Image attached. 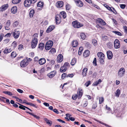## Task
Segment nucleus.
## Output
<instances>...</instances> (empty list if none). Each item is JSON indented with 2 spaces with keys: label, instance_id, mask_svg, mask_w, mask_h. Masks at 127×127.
<instances>
[{
  "label": "nucleus",
  "instance_id": "ddd939ff",
  "mask_svg": "<svg viewBox=\"0 0 127 127\" xmlns=\"http://www.w3.org/2000/svg\"><path fill=\"white\" fill-rule=\"evenodd\" d=\"M107 58L109 59H111L113 56L112 53L111 51H108L107 52Z\"/></svg>",
  "mask_w": 127,
  "mask_h": 127
},
{
  "label": "nucleus",
  "instance_id": "c85d7f7f",
  "mask_svg": "<svg viewBox=\"0 0 127 127\" xmlns=\"http://www.w3.org/2000/svg\"><path fill=\"white\" fill-rule=\"evenodd\" d=\"M78 43L77 41H74L72 42V45L73 47H76L78 45Z\"/></svg>",
  "mask_w": 127,
  "mask_h": 127
},
{
  "label": "nucleus",
  "instance_id": "c03bdc74",
  "mask_svg": "<svg viewBox=\"0 0 127 127\" xmlns=\"http://www.w3.org/2000/svg\"><path fill=\"white\" fill-rule=\"evenodd\" d=\"M11 56L12 58H14L16 56V54L15 52H12L11 54Z\"/></svg>",
  "mask_w": 127,
  "mask_h": 127
},
{
  "label": "nucleus",
  "instance_id": "13d9d810",
  "mask_svg": "<svg viewBox=\"0 0 127 127\" xmlns=\"http://www.w3.org/2000/svg\"><path fill=\"white\" fill-rule=\"evenodd\" d=\"M23 48V46L22 45H21V44L19 46V47L18 48V49L19 50H21Z\"/></svg>",
  "mask_w": 127,
  "mask_h": 127
},
{
  "label": "nucleus",
  "instance_id": "49530a36",
  "mask_svg": "<svg viewBox=\"0 0 127 127\" xmlns=\"http://www.w3.org/2000/svg\"><path fill=\"white\" fill-rule=\"evenodd\" d=\"M104 98L103 97H101L99 98V103L101 104L104 101Z\"/></svg>",
  "mask_w": 127,
  "mask_h": 127
},
{
  "label": "nucleus",
  "instance_id": "f8f14e48",
  "mask_svg": "<svg viewBox=\"0 0 127 127\" xmlns=\"http://www.w3.org/2000/svg\"><path fill=\"white\" fill-rule=\"evenodd\" d=\"M63 56L61 54H59L57 56V61L58 62H61L63 60Z\"/></svg>",
  "mask_w": 127,
  "mask_h": 127
},
{
  "label": "nucleus",
  "instance_id": "bf43d9fd",
  "mask_svg": "<svg viewBox=\"0 0 127 127\" xmlns=\"http://www.w3.org/2000/svg\"><path fill=\"white\" fill-rule=\"evenodd\" d=\"M70 8V5L69 4H67L66 5V9L67 10H69Z\"/></svg>",
  "mask_w": 127,
  "mask_h": 127
},
{
  "label": "nucleus",
  "instance_id": "423d86ee",
  "mask_svg": "<svg viewBox=\"0 0 127 127\" xmlns=\"http://www.w3.org/2000/svg\"><path fill=\"white\" fill-rule=\"evenodd\" d=\"M28 64V62L26 60H23L21 62L20 65L22 67H25Z\"/></svg>",
  "mask_w": 127,
  "mask_h": 127
},
{
  "label": "nucleus",
  "instance_id": "f704fd0d",
  "mask_svg": "<svg viewBox=\"0 0 127 127\" xmlns=\"http://www.w3.org/2000/svg\"><path fill=\"white\" fill-rule=\"evenodd\" d=\"M92 42L94 45L96 46L97 45V41L95 39H93L92 40Z\"/></svg>",
  "mask_w": 127,
  "mask_h": 127
},
{
  "label": "nucleus",
  "instance_id": "0eeeda50",
  "mask_svg": "<svg viewBox=\"0 0 127 127\" xmlns=\"http://www.w3.org/2000/svg\"><path fill=\"white\" fill-rule=\"evenodd\" d=\"M24 3L25 6L27 7L30 6L33 4L30 0H26Z\"/></svg>",
  "mask_w": 127,
  "mask_h": 127
},
{
  "label": "nucleus",
  "instance_id": "72a5a7b5",
  "mask_svg": "<svg viewBox=\"0 0 127 127\" xmlns=\"http://www.w3.org/2000/svg\"><path fill=\"white\" fill-rule=\"evenodd\" d=\"M34 13V10L32 9L30 11L29 13V16L30 17H32Z\"/></svg>",
  "mask_w": 127,
  "mask_h": 127
},
{
  "label": "nucleus",
  "instance_id": "b1692460",
  "mask_svg": "<svg viewBox=\"0 0 127 127\" xmlns=\"http://www.w3.org/2000/svg\"><path fill=\"white\" fill-rule=\"evenodd\" d=\"M102 81L100 79H98V80L96 81L95 82H94L93 84V86H96L102 82Z\"/></svg>",
  "mask_w": 127,
  "mask_h": 127
},
{
  "label": "nucleus",
  "instance_id": "8fccbe9b",
  "mask_svg": "<svg viewBox=\"0 0 127 127\" xmlns=\"http://www.w3.org/2000/svg\"><path fill=\"white\" fill-rule=\"evenodd\" d=\"M86 47H87L88 49H89L91 47V45L89 42H87L85 45Z\"/></svg>",
  "mask_w": 127,
  "mask_h": 127
},
{
  "label": "nucleus",
  "instance_id": "37998d69",
  "mask_svg": "<svg viewBox=\"0 0 127 127\" xmlns=\"http://www.w3.org/2000/svg\"><path fill=\"white\" fill-rule=\"evenodd\" d=\"M3 93L5 94H7L10 96L13 95L12 93L10 91H4Z\"/></svg>",
  "mask_w": 127,
  "mask_h": 127
},
{
  "label": "nucleus",
  "instance_id": "5fc2aeb1",
  "mask_svg": "<svg viewBox=\"0 0 127 127\" xmlns=\"http://www.w3.org/2000/svg\"><path fill=\"white\" fill-rule=\"evenodd\" d=\"M18 25V22L17 21H15L13 24V26L15 27H17Z\"/></svg>",
  "mask_w": 127,
  "mask_h": 127
},
{
  "label": "nucleus",
  "instance_id": "680f3d73",
  "mask_svg": "<svg viewBox=\"0 0 127 127\" xmlns=\"http://www.w3.org/2000/svg\"><path fill=\"white\" fill-rule=\"evenodd\" d=\"M92 5L94 7H95L97 9H98L99 8V7L97 5L95 4L94 3H92Z\"/></svg>",
  "mask_w": 127,
  "mask_h": 127
},
{
  "label": "nucleus",
  "instance_id": "412c9836",
  "mask_svg": "<svg viewBox=\"0 0 127 127\" xmlns=\"http://www.w3.org/2000/svg\"><path fill=\"white\" fill-rule=\"evenodd\" d=\"M97 55L99 59L105 58V56L104 54L102 52H98L97 54Z\"/></svg>",
  "mask_w": 127,
  "mask_h": 127
},
{
  "label": "nucleus",
  "instance_id": "f03ea898",
  "mask_svg": "<svg viewBox=\"0 0 127 127\" xmlns=\"http://www.w3.org/2000/svg\"><path fill=\"white\" fill-rule=\"evenodd\" d=\"M53 44V42L51 40L48 41L46 44L45 49L47 50H48L51 48Z\"/></svg>",
  "mask_w": 127,
  "mask_h": 127
},
{
  "label": "nucleus",
  "instance_id": "864d4df0",
  "mask_svg": "<svg viewBox=\"0 0 127 127\" xmlns=\"http://www.w3.org/2000/svg\"><path fill=\"white\" fill-rule=\"evenodd\" d=\"M56 52V50L54 48H52L50 50L49 52V53H55Z\"/></svg>",
  "mask_w": 127,
  "mask_h": 127
},
{
  "label": "nucleus",
  "instance_id": "a878e982",
  "mask_svg": "<svg viewBox=\"0 0 127 127\" xmlns=\"http://www.w3.org/2000/svg\"><path fill=\"white\" fill-rule=\"evenodd\" d=\"M12 51L11 48H6L3 51V52L5 54H7L10 52Z\"/></svg>",
  "mask_w": 127,
  "mask_h": 127
},
{
  "label": "nucleus",
  "instance_id": "69168bd1",
  "mask_svg": "<svg viewBox=\"0 0 127 127\" xmlns=\"http://www.w3.org/2000/svg\"><path fill=\"white\" fill-rule=\"evenodd\" d=\"M12 46L14 48H15L17 46V43L16 41H14L12 43Z\"/></svg>",
  "mask_w": 127,
  "mask_h": 127
},
{
  "label": "nucleus",
  "instance_id": "7c9ffc66",
  "mask_svg": "<svg viewBox=\"0 0 127 127\" xmlns=\"http://www.w3.org/2000/svg\"><path fill=\"white\" fill-rule=\"evenodd\" d=\"M67 69L64 66L61 67L60 69V71L61 72H64Z\"/></svg>",
  "mask_w": 127,
  "mask_h": 127
},
{
  "label": "nucleus",
  "instance_id": "2f4dec72",
  "mask_svg": "<svg viewBox=\"0 0 127 127\" xmlns=\"http://www.w3.org/2000/svg\"><path fill=\"white\" fill-rule=\"evenodd\" d=\"M115 95L117 97H119L120 94V91L119 89H117L115 93Z\"/></svg>",
  "mask_w": 127,
  "mask_h": 127
},
{
  "label": "nucleus",
  "instance_id": "4be33fe9",
  "mask_svg": "<svg viewBox=\"0 0 127 127\" xmlns=\"http://www.w3.org/2000/svg\"><path fill=\"white\" fill-rule=\"evenodd\" d=\"M90 55V51L88 50H86L83 53V56L86 57H88Z\"/></svg>",
  "mask_w": 127,
  "mask_h": 127
},
{
  "label": "nucleus",
  "instance_id": "0e129e2a",
  "mask_svg": "<svg viewBox=\"0 0 127 127\" xmlns=\"http://www.w3.org/2000/svg\"><path fill=\"white\" fill-rule=\"evenodd\" d=\"M97 107V104L96 103H93L92 106V108L93 109H95Z\"/></svg>",
  "mask_w": 127,
  "mask_h": 127
},
{
  "label": "nucleus",
  "instance_id": "58836bf2",
  "mask_svg": "<svg viewBox=\"0 0 127 127\" xmlns=\"http://www.w3.org/2000/svg\"><path fill=\"white\" fill-rule=\"evenodd\" d=\"M21 0H13L12 3L14 4H15L20 2Z\"/></svg>",
  "mask_w": 127,
  "mask_h": 127
},
{
  "label": "nucleus",
  "instance_id": "ea45409f",
  "mask_svg": "<svg viewBox=\"0 0 127 127\" xmlns=\"http://www.w3.org/2000/svg\"><path fill=\"white\" fill-rule=\"evenodd\" d=\"M107 47L109 48H111L112 47V44L111 42H109L107 44Z\"/></svg>",
  "mask_w": 127,
  "mask_h": 127
},
{
  "label": "nucleus",
  "instance_id": "338daca9",
  "mask_svg": "<svg viewBox=\"0 0 127 127\" xmlns=\"http://www.w3.org/2000/svg\"><path fill=\"white\" fill-rule=\"evenodd\" d=\"M4 35L2 33H1L0 36V42H1L3 38Z\"/></svg>",
  "mask_w": 127,
  "mask_h": 127
},
{
  "label": "nucleus",
  "instance_id": "9d476101",
  "mask_svg": "<svg viewBox=\"0 0 127 127\" xmlns=\"http://www.w3.org/2000/svg\"><path fill=\"white\" fill-rule=\"evenodd\" d=\"M20 32L19 31H15L13 32V35L15 39L17 38L19 36Z\"/></svg>",
  "mask_w": 127,
  "mask_h": 127
},
{
  "label": "nucleus",
  "instance_id": "dca6fc26",
  "mask_svg": "<svg viewBox=\"0 0 127 127\" xmlns=\"http://www.w3.org/2000/svg\"><path fill=\"white\" fill-rule=\"evenodd\" d=\"M46 62V60L44 58L40 59L39 60V63L40 64L42 65Z\"/></svg>",
  "mask_w": 127,
  "mask_h": 127
},
{
  "label": "nucleus",
  "instance_id": "5701e85b",
  "mask_svg": "<svg viewBox=\"0 0 127 127\" xmlns=\"http://www.w3.org/2000/svg\"><path fill=\"white\" fill-rule=\"evenodd\" d=\"M10 21L8 20L7 22L6 23V26H5V29L6 30H8L10 29L9 28V27L10 25Z\"/></svg>",
  "mask_w": 127,
  "mask_h": 127
},
{
  "label": "nucleus",
  "instance_id": "393cba45",
  "mask_svg": "<svg viewBox=\"0 0 127 127\" xmlns=\"http://www.w3.org/2000/svg\"><path fill=\"white\" fill-rule=\"evenodd\" d=\"M11 11L12 13L14 14L17 12V8L16 6H13L11 9Z\"/></svg>",
  "mask_w": 127,
  "mask_h": 127
},
{
  "label": "nucleus",
  "instance_id": "f257e3e1",
  "mask_svg": "<svg viewBox=\"0 0 127 127\" xmlns=\"http://www.w3.org/2000/svg\"><path fill=\"white\" fill-rule=\"evenodd\" d=\"M72 24L73 27L76 28H78L83 26V24L77 21H73Z\"/></svg>",
  "mask_w": 127,
  "mask_h": 127
},
{
  "label": "nucleus",
  "instance_id": "e2e57ef3",
  "mask_svg": "<svg viewBox=\"0 0 127 127\" xmlns=\"http://www.w3.org/2000/svg\"><path fill=\"white\" fill-rule=\"evenodd\" d=\"M104 58H102L99 59L100 62L101 64H103L104 63Z\"/></svg>",
  "mask_w": 127,
  "mask_h": 127
},
{
  "label": "nucleus",
  "instance_id": "052dcab7",
  "mask_svg": "<svg viewBox=\"0 0 127 127\" xmlns=\"http://www.w3.org/2000/svg\"><path fill=\"white\" fill-rule=\"evenodd\" d=\"M67 76L66 74L65 73H64L62 75V79H63L65 77Z\"/></svg>",
  "mask_w": 127,
  "mask_h": 127
},
{
  "label": "nucleus",
  "instance_id": "1a4fd4ad",
  "mask_svg": "<svg viewBox=\"0 0 127 127\" xmlns=\"http://www.w3.org/2000/svg\"><path fill=\"white\" fill-rule=\"evenodd\" d=\"M61 18L59 15H57L56 16V22L57 24H59L61 22Z\"/></svg>",
  "mask_w": 127,
  "mask_h": 127
},
{
  "label": "nucleus",
  "instance_id": "473e14b6",
  "mask_svg": "<svg viewBox=\"0 0 127 127\" xmlns=\"http://www.w3.org/2000/svg\"><path fill=\"white\" fill-rule=\"evenodd\" d=\"M76 62V59L75 58L73 59L71 61V64L72 65H74Z\"/></svg>",
  "mask_w": 127,
  "mask_h": 127
},
{
  "label": "nucleus",
  "instance_id": "4468645a",
  "mask_svg": "<svg viewBox=\"0 0 127 127\" xmlns=\"http://www.w3.org/2000/svg\"><path fill=\"white\" fill-rule=\"evenodd\" d=\"M83 94L82 89L81 88L79 89L78 91L77 94L78 96V98H80L82 96Z\"/></svg>",
  "mask_w": 127,
  "mask_h": 127
},
{
  "label": "nucleus",
  "instance_id": "6e6d98bb",
  "mask_svg": "<svg viewBox=\"0 0 127 127\" xmlns=\"http://www.w3.org/2000/svg\"><path fill=\"white\" fill-rule=\"evenodd\" d=\"M9 41V40L8 39H6L4 40V44H7Z\"/></svg>",
  "mask_w": 127,
  "mask_h": 127
},
{
  "label": "nucleus",
  "instance_id": "cd10ccee",
  "mask_svg": "<svg viewBox=\"0 0 127 127\" xmlns=\"http://www.w3.org/2000/svg\"><path fill=\"white\" fill-rule=\"evenodd\" d=\"M87 70V69L86 68H84L83 70L82 75L83 76H85L86 75Z\"/></svg>",
  "mask_w": 127,
  "mask_h": 127
},
{
  "label": "nucleus",
  "instance_id": "a18cd8bd",
  "mask_svg": "<svg viewBox=\"0 0 127 127\" xmlns=\"http://www.w3.org/2000/svg\"><path fill=\"white\" fill-rule=\"evenodd\" d=\"M113 32L119 36H121L122 35L121 33L119 32H118L116 31H113Z\"/></svg>",
  "mask_w": 127,
  "mask_h": 127
},
{
  "label": "nucleus",
  "instance_id": "c756f323",
  "mask_svg": "<svg viewBox=\"0 0 127 127\" xmlns=\"http://www.w3.org/2000/svg\"><path fill=\"white\" fill-rule=\"evenodd\" d=\"M44 44L42 43H41L39 44L38 47L41 50H42L44 48Z\"/></svg>",
  "mask_w": 127,
  "mask_h": 127
},
{
  "label": "nucleus",
  "instance_id": "774afa93",
  "mask_svg": "<svg viewBox=\"0 0 127 127\" xmlns=\"http://www.w3.org/2000/svg\"><path fill=\"white\" fill-rule=\"evenodd\" d=\"M123 29L124 32L126 33L127 34V27L126 26H125L123 27Z\"/></svg>",
  "mask_w": 127,
  "mask_h": 127
},
{
  "label": "nucleus",
  "instance_id": "3c124183",
  "mask_svg": "<svg viewBox=\"0 0 127 127\" xmlns=\"http://www.w3.org/2000/svg\"><path fill=\"white\" fill-rule=\"evenodd\" d=\"M27 113H29V114H30V115H32L35 118H36L37 119H39V117L38 116H37L36 115H34V114H33L32 113H30V112H27Z\"/></svg>",
  "mask_w": 127,
  "mask_h": 127
},
{
  "label": "nucleus",
  "instance_id": "20e7f679",
  "mask_svg": "<svg viewBox=\"0 0 127 127\" xmlns=\"http://www.w3.org/2000/svg\"><path fill=\"white\" fill-rule=\"evenodd\" d=\"M114 47L115 48L118 49L120 48V44L119 40L116 39L114 41Z\"/></svg>",
  "mask_w": 127,
  "mask_h": 127
},
{
  "label": "nucleus",
  "instance_id": "a211bd4d",
  "mask_svg": "<svg viewBox=\"0 0 127 127\" xmlns=\"http://www.w3.org/2000/svg\"><path fill=\"white\" fill-rule=\"evenodd\" d=\"M55 28V26L53 25L50 26L47 29L46 32H49L53 30Z\"/></svg>",
  "mask_w": 127,
  "mask_h": 127
},
{
  "label": "nucleus",
  "instance_id": "a19ab883",
  "mask_svg": "<svg viewBox=\"0 0 127 127\" xmlns=\"http://www.w3.org/2000/svg\"><path fill=\"white\" fill-rule=\"evenodd\" d=\"M38 34L37 33H35L34 34L33 36L32 39L35 40H38L37 39V37H38Z\"/></svg>",
  "mask_w": 127,
  "mask_h": 127
},
{
  "label": "nucleus",
  "instance_id": "6e6552de",
  "mask_svg": "<svg viewBox=\"0 0 127 127\" xmlns=\"http://www.w3.org/2000/svg\"><path fill=\"white\" fill-rule=\"evenodd\" d=\"M77 6L79 7H81L83 5V2L80 0H74Z\"/></svg>",
  "mask_w": 127,
  "mask_h": 127
},
{
  "label": "nucleus",
  "instance_id": "e433bc0d",
  "mask_svg": "<svg viewBox=\"0 0 127 127\" xmlns=\"http://www.w3.org/2000/svg\"><path fill=\"white\" fill-rule=\"evenodd\" d=\"M80 35L81 38L83 40H84L86 37V35L84 33H81L80 34Z\"/></svg>",
  "mask_w": 127,
  "mask_h": 127
},
{
  "label": "nucleus",
  "instance_id": "603ef678",
  "mask_svg": "<svg viewBox=\"0 0 127 127\" xmlns=\"http://www.w3.org/2000/svg\"><path fill=\"white\" fill-rule=\"evenodd\" d=\"M108 6V7L107 8V9L108 10H109L113 12L115 14H116V13L117 12L116 11V10L114 8H113V10H114L115 12H114V11L112 10V9H111V8L110 7H109V6Z\"/></svg>",
  "mask_w": 127,
  "mask_h": 127
},
{
  "label": "nucleus",
  "instance_id": "aec40b11",
  "mask_svg": "<svg viewBox=\"0 0 127 127\" xmlns=\"http://www.w3.org/2000/svg\"><path fill=\"white\" fill-rule=\"evenodd\" d=\"M61 18L63 17V18L64 19L66 17V13L65 12L62 11L61 12L59 15Z\"/></svg>",
  "mask_w": 127,
  "mask_h": 127
},
{
  "label": "nucleus",
  "instance_id": "4c0bfd02",
  "mask_svg": "<svg viewBox=\"0 0 127 127\" xmlns=\"http://www.w3.org/2000/svg\"><path fill=\"white\" fill-rule=\"evenodd\" d=\"M18 103V104L20 105L19 106V108L21 109H22L23 110H26L25 109V106H24L23 105H22L19 103Z\"/></svg>",
  "mask_w": 127,
  "mask_h": 127
},
{
  "label": "nucleus",
  "instance_id": "bb28decb",
  "mask_svg": "<svg viewBox=\"0 0 127 127\" xmlns=\"http://www.w3.org/2000/svg\"><path fill=\"white\" fill-rule=\"evenodd\" d=\"M44 120L46 121L47 124L51 126L52 124V122L50 120H48L46 118H44Z\"/></svg>",
  "mask_w": 127,
  "mask_h": 127
},
{
  "label": "nucleus",
  "instance_id": "9b49d317",
  "mask_svg": "<svg viewBox=\"0 0 127 127\" xmlns=\"http://www.w3.org/2000/svg\"><path fill=\"white\" fill-rule=\"evenodd\" d=\"M56 71H53L47 74V76L49 78H52L54 77L56 74Z\"/></svg>",
  "mask_w": 127,
  "mask_h": 127
},
{
  "label": "nucleus",
  "instance_id": "de8ad7c7",
  "mask_svg": "<svg viewBox=\"0 0 127 127\" xmlns=\"http://www.w3.org/2000/svg\"><path fill=\"white\" fill-rule=\"evenodd\" d=\"M98 21L99 23H103V24L104 25H105L106 24V23L104 22V21L103 20L100 19H98Z\"/></svg>",
  "mask_w": 127,
  "mask_h": 127
},
{
  "label": "nucleus",
  "instance_id": "7ed1b4c3",
  "mask_svg": "<svg viewBox=\"0 0 127 127\" xmlns=\"http://www.w3.org/2000/svg\"><path fill=\"white\" fill-rule=\"evenodd\" d=\"M125 73V69L123 68H121L118 71V76L119 77H121Z\"/></svg>",
  "mask_w": 127,
  "mask_h": 127
},
{
  "label": "nucleus",
  "instance_id": "2eb2a0df",
  "mask_svg": "<svg viewBox=\"0 0 127 127\" xmlns=\"http://www.w3.org/2000/svg\"><path fill=\"white\" fill-rule=\"evenodd\" d=\"M44 3L43 2H41L40 1H39L37 3V6L38 7H40V8H38V9L39 10H41L42 7H43Z\"/></svg>",
  "mask_w": 127,
  "mask_h": 127
},
{
  "label": "nucleus",
  "instance_id": "79ce46f5",
  "mask_svg": "<svg viewBox=\"0 0 127 127\" xmlns=\"http://www.w3.org/2000/svg\"><path fill=\"white\" fill-rule=\"evenodd\" d=\"M83 49L82 47H80L79 49L78 54L79 55H81L82 53Z\"/></svg>",
  "mask_w": 127,
  "mask_h": 127
},
{
  "label": "nucleus",
  "instance_id": "09e8293b",
  "mask_svg": "<svg viewBox=\"0 0 127 127\" xmlns=\"http://www.w3.org/2000/svg\"><path fill=\"white\" fill-rule=\"evenodd\" d=\"M26 104L28 105H29L31 106L35 107L36 108L37 107V106H36L35 105L31 103L27 102L26 103Z\"/></svg>",
  "mask_w": 127,
  "mask_h": 127
},
{
  "label": "nucleus",
  "instance_id": "39448f33",
  "mask_svg": "<svg viewBox=\"0 0 127 127\" xmlns=\"http://www.w3.org/2000/svg\"><path fill=\"white\" fill-rule=\"evenodd\" d=\"M38 43V40L32 39L31 42V47L32 48H34L36 46Z\"/></svg>",
  "mask_w": 127,
  "mask_h": 127
},
{
  "label": "nucleus",
  "instance_id": "c9c22d12",
  "mask_svg": "<svg viewBox=\"0 0 127 127\" xmlns=\"http://www.w3.org/2000/svg\"><path fill=\"white\" fill-rule=\"evenodd\" d=\"M63 66H64V67H65L67 69L69 67L70 65L68 63L66 62L64 64Z\"/></svg>",
  "mask_w": 127,
  "mask_h": 127
},
{
  "label": "nucleus",
  "instance_id": "4d7b16f0",
  "mask_svg": "<svg viewBox=\"0 0 127 127\" xmlns=\"http://www.w3.org/2000/svg\"><path fill=\"white\" fill-rule=\"evenodd\" d=\"M78 97V96L77 94H76L73 95L72 97V98L73 99L75 100Z\"/></svg>",
  "mask_w": 127,
  "mask_h": 127
},
{
  "label": "nucleus",
  "instance_id": "6ab92c4d",
  "mask_svg": "<svg viewBox=\"0 0 127 127\" xmlns=\"http://www.w3.org/2000/svg\"><path fill=\"white\" fill-rule=\"evenodd\" d=\"M64 5V3L63 1H60L58 2L56 4V6L57 7L61 8Z\"/></svg>",
  "mask_w": 127,
  "mask_h": 127
},
{
  "label": "nucleus",
  "instance_id": "f3484780",
  "mask_svg": "<svg viewBox=\"0 0 127 127\" xmlns=\"http://www.w3.org/2000/svg\"><path fill=\"white\" fill-rule=\"evenodd\" d=\"M8 7V5L7 4H4L0 8V10L1 11H3L6 10Z\"/></svg>",
  "mask_w": 127,
  "mask_h": 127
}]
</instances>
